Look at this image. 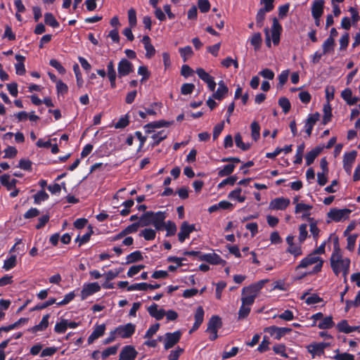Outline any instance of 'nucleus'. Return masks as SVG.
Segmentation results:
<instances>
[{
  "mask_svg": "<svg viewBox=\"0 0 360 360\" xmlns=\"http://www.w3.org/2000/svg\"><path fill=\"white\" fill-rule=\"evenodd\" d=\"M167 218L165 212L158 211L154 212L152 211H147L139 217L140 226H148L153 225L155 230H164V220Z\"/></svg>",
  "mask_w": 360,
  "mask_h": 360,
  "instance_id": "obj_1",
  "label": "nucleus"
},
{
  "mask_svg": "<svg viewBox=\"0 0 360 360\" xmlns=\"http://www.w3.org/2000/svg\"><path fill=\"white\" fill-rule=\"evenodd\" d=\"M331 269L335 276H339L342 272L345 282L347 281V276L349 271L351 261L349 258H342L341 254L333 252L330 258Z\"/></svg>",
  "mask_w": 360,
  "mask_h": 360,
  "instance_id": "obj_2",
  "label": "nucleus"
},
{
  "mask_svg": "<svg viewBox=\"0 0 360 360\" xmlns=\"http://www.w3.org/2000/svg\"><path fill=\"white\" fill-rule=\"evenodd\" d=\"M314 264L315 266H314L313 270L309 272L304 273L300 278L304 277L307 275L314 274L320 272L323 264V260L320 257L314 255L312 252L303 258L300 261V264L296 266V270L302 268H307V266Z\"/></svg>",
  "mask_w": 360,
  "mask_h": 360,
  "instance_id": "obj_3",
  "label": "nucleus"
},
{
  "mask_svg": "<svg viewBox=\"0 0 360 360\" xmlns=\"http://www.w3.org/2000/svg\"><path fill=\"white\" fill-rule=\"evenodd\" d=\"M222 321L219 316H212L207 323V328L206 329L207 333H210L209 337L210 340L214 341L218 338V329L221 328Z\"/></svg>",
  "mask_w": 360,
  "mask_h": 360,
  "instance_id": "obj_4",
  "label": "nucleus"
},
{
  "mask_svg": "<svg viewBox=\"0 0 360 360\" xmlns=\"http://www.w3.org/2000/svg\"><path fill=\"white\" fill-rule=\"evenodd\" d=\"M352 210L347 208L337 209L333 208L328 213V217L335 222H339L342 219H347L349 217Z\"/></svg>",
  "mask_w": 360,
  "mask_h": 360,
  "instance_id": "obj_5",
  "label": "nucleus"
},
{
  "mask_svg": "<svg viewBox=\"0 0 360 360\" xmlns=\"http://www.w3.org/2000/svg\"><path fill=\"white\" fill-rule=\"evenodd\" d=\"M292 329L286 327H278L276 326H271L264 328V332L269 333L271 336L274 337L277 340L281 339L282 337L290 333Z\"/></svg>",
  "mask_w": 360,
  "mask_h": 360,
  "instance_id": "obj_6",
  "label": "nucleus"
},
{
  "mask_svg": "<svg viewBox=\"0 0 360 360\" xmlns=\"http://www.w3.org/2000/svg\"><path fill=\"white\" fill-rule=\"evenodd\" d=\"M134 65L127 58H122L117 65L118 77L127 76L134 72Z\"/></svg>",
  "mask_w": 360,
  "mask_h": 360,
  "instance_id": "obj_7",
  "label": "nucleus"
},
{
  "mask_svg": "<svg viewBox=\"0 0 360 360\" xmlns=\"http://www.w3.org/2000/svg\"><path fill=\"white\" fill-rule=\"evenodd\" d=\"M329 346L327 342H314L307 347V351L311 354L312 359L316 356H321L324 354V350Z\"/></svg>",
  "mask_w": 360,
  "mask_h": 360,
  "instance_id": "obj_8",
  "label": "nucleus"
},
{
  "mask_svg": "<svg viewBox=\"0 0 360 360\" xmlns=\"http://www.w3.org/2000/svg\"><path fill=\"white\" fill-rule=\"evenodd\" d=\"M195 224H189L188 221H183L181 226L180 231L178 233V240L180 243H184L186 238H188L190 234L195 231Z\"/></svg>",
  "mask_w": 360,
  "mask_h": 360,
  "instance_id": "obj_9",
  "label": "nucleus"
},
{
  "mask_svg": "<svg viewBox=\"0 0 360 360\" xmlns=\"http://www.w3.org/2000/svg\"><path fill=\"white\" fill-rule=\"evenodd\" d=\"M116 333L122 338H129L135 333L136 326L131 323L119 326L115 329Z\"/></svg>",
  "mask_w": 360,
  "mask_h": 360,
  "instance_id": "obj_10",
  "label": "nucleus"
},
{
  "mask_svg": "<svg viewBox=\"0 0 360 360\" xmlns=\"http://www.w3.org/2000/svg\"><path fill=\"white\" fill-rule=\"evenodd\" d=\"M264 284V281H259L249 286L244 287L242 290V295L252 296L253 298H256L258 292L263 288Z\"/></svg>",
  "mask_w": 360,
  "mask_h": 360,
  "instance_id": "obj_11",
  "label": "nucleus"
},
{
  "mask_svg": "<svg viewBox=\"0 0 360 360\" xmlns=\"http://www.w3.org/2000/svg\"><path fill=\"white\" fill-rule=\"evenodd\" d=\"M165 336V349H169L179 342L181 337V332L176 330L174 333H167Z\"/></svg>",
  "mask_w": 360,
  "mask_h": 360,
  "instance_id": "obj_12",
  "label": "nucleus"
},
{
  "mask_svg": "<svg viewBox=\"0 0 360 360\" xmlns=\"http://www.w3.org/2000/svg\"><path fill=\"white\" fill-rule=\"evenodd\" d=\"M357 155L356 150H352L349 153H345L343 156V168L345 171L350 174L354 162H355Z\"/></svg>",
  "mask_w": 360,
  "mask_h": 360,
  "instance_id": "obj_13",
  "label": "nucleus"
},
{
  "mask_svg": "<svg viewBox=\"0 0 360 360\" xmlns=\"http://www.w3.org/2000/svg\"><path fill=\"white\" fill-rule=\"evenodd\" d=\"M290 201L288 198L283 197L276 198L271 200L269 209L274 210H285L290 205Z\"/></svg>",
  "mask_w": 360,
  "mask_h": 360,
  "instance_id": "obj_14",
  "label": "nucleus"
},
{
  "mask_svg": "<svg viewBox=\"0 0 360 360\" xmlns=\"http://www.w3.org/2000/svg\"><path fill=\"white\" fill-rule=\"evenodd\" d=\"M196 73L200 79L205 82L212 91H214L216 87V82H214V77L210 75L204 69L198 68Z\"/></svg>",
  "mask_w": 360,
  "mask_h": 360,
  "instance_id": "obj_15",
  "label": "nucleus"
},
{
  "mask_svg": "<svg viewBox=\"0 0 360 360\" xmlns=\"http://www.w3.org/2000/svg\"><path fill=\"white\" fill-rule=\"evenodd\" d=\"M100 290L101 286L96 282L84 285L81 291L82 300H86L89 296L98 292Z\"/></svg>",
  "mask_w": 360,
  "mask_h": 360,
  "instance_id": "obj_16",
  "label": "nucleus"
},
{
  "mask_svg": "<svg viewBox=\"0 0 360 360\" xmlns=\"http://www.w3.org/2000/svg\"><path fill=\"white\" fill-rule=\"evenodd\" d=\"M283 30L281 25L276 18H274L271 26V37L273 44L276 46L280 42V37Z\"/></svg>",
  "mask_w": 360,
  "mask_h": 360,
  "instance_id": "obj_17",
  "label": "nucleus"
},
{
  "mask_svg": "<svg viewBox=\"0 0 360 360\" xmlns=\"http://www.w3.org/2000/svg\"><path fill=\"white\" fill-rule=\"evenodd\" d=\"M138 354L133 346L127 345L120 353L119 360H134Z\"/></svg>",
  "mask_w": 360,
  "mask_h": 360,
  "instance_id": "obj_18",
  "label": "nucleus"
},
{
  "mask_svg": "<svg viewBox=\"0 0 360 360\" xmlns=\"http://www.w3.org/2000/svg\"><path fill=\"white\" fill-rule=\"evenodd\" d=\"M319 117L320 114L318 112L309 115L304 127L308 136H311L314 126L319 120Z\"/></svg>",
  "mask_w": 360,
  "mask_h": 360,
  "instance_id": "obj_19",
  "label": "nucleus"
},
{
  "mask_svg": "<svg viewBox=\"0 0 360 360\" xmlns=\"http://www.w3.org/2000/svg\"><path fill=\"white\" fill-rule=\"evenodd\" d=\"M174 124V121H165V120H158L146 124L144 126V129H146V133L150 134L153 131V129L161 128V127H168Z\"/></svg>",
  "mask_w": 360,
  "mask_h": 360,
  "instance_id": "obj_20",
  "label": "nucleus"
},
{
  "mask_svg": "<svg viewBox=\"0 0 360 360\" xmlns=\"http://www.w3.org/2000/svg\"><path fill=\"white\" fill-rule=\"evenodd\" d=\"M105 324H101V325H96L95 328L93 330V332L91 333V335L88 338V344H92L94 340L99 338L100 337L103 336L105 333Z\"/></svg>",
  "mask_w": 360,
  "mask_h": 360,
  "instance_id": "obj_21",
  "label": "nucleus"
},
{
  "mask_svg": "<svg viewBox=\"0 0 360 360\" xmlns=\"http://www.w3.org/2000/svg\"><path fill=\"white\" fill-rule=\"evenodd\" d=\"M148 314L150 316L155 318L156 320L160 321L165 316V311L163 309H158V305L155 303L152 304L148 308Z\"/></svg>",
  "mask_w": 360,
  "mask_h": 360,
  "instance_id": "obj_22",
  "label": "nucleus"
},
{
  "mask_svg": "<svg viewBox=\"0 0 360 360\" xmlns=\"http://www.w3.org/2000/svg\"><path fill=\"white\" fill-rule=\"evenodd\" d=\"M359 326H350L348 324V321L345 319L341 320L336 325V328L338 330V332L344 333L346 334L356 331L359 329Z\"/></svg>",
  "mask_w": 360,
  "mask_h": 360,
  "instance_id": "obj_23",
  "label": "nucleus"
},
{
  "mask_svg": "<svg viewBox=\"0 0 360 360\" xmlns=\"http://www.w3.org/2000/svg\"><path fill=\"white\" fill-rule=\"evenodd\" d=\"M50 318V314H47L43 316L41 321L37 325L30 328L28 329V331L36 333L39 331H43L49 326V319Z\"/></svg>",
  "mask_w": 360,
  "mask_h": 360,
  "instance_id": "obj_24",
  "label": "nucleus"
},
{
  "mask_svg": "<svg viewBox=\"0 0 360 360\" xmlns=\"http://www.w3.org/2000/svg\"><path fill=\"white\" fill-rule=\"evenodd\" d=\"M142 43L144 45V49L146 51V57L148 58H150L155 53V49L153 45L150 43V38L148 35H145L143 37L141 40Z\"/></svg>",
  "mask_w": 360,
  "mask_h": 360,
  "instance_id": "obj_25",
  "label": "nucleus"
},
{
  "mask_svg": "<svg viewBox=\"0 0 360 360\" xmlns=\"http://www.w3.org/2000/svg\"><path fill=\"white\" fill-rule=\"evenodd\" d=\"M218 85H219L218 89L213 94L212 96H213L214 98H215L217 100H219V101H221L228 94L229 89H228V87L226 86V85L225 84V83L224 82L223 80H221L218 83Z\"/></svg>",
  "mask_w": 360,
  "mask_h": 360,
  "instance_id": "obj_26",
  "label": "nucleus"
},
{
  "mask_svg": "<svg viewBox=\"0 0 360 360\" xmlns=\"http://www.w3.org/2000/svg\"><path fill=\"white\" fill-rule=\"evenodd\" d=\"M341 97L349 105H353L359 101L358 97L352 96V91L349 88H346L342 91Z\"/></svg>",
  "mask_w": 360,
  "mask_h": 360,
  "instance_id": "obj_27",
  "label": "nucleus"
},
{
  "mask_svg": "<svg viewBox=\"0 0 360 360\" xmlns=\"http://www.w3.org/2000/svg\"><path fill=\"white\" fill-rule=\"evenodd\" d=\"M324 0H314L311 5L312 16H321L323 13Z\"/></svg>",
  "mask_w": 360,
  "mask_h": 360,
  "instance_id": "obj_28",
  "label": "nucleus"
},
{
  "mask_svg": "<svg viewBox=\"0 0 360 360\" xmlns=\"http://www.w3.org/2000/svg\"><path fill=\"white\" fill-rule=\"evenodd\" d=\"M205 262L213 265H225L226 262L216 253H207V256L204 257Z\"/></svg>",
  "mask_w": 360,
  "mask_h": 360,
  "instance_id": "obj_29",
  "label": "nucleus"
},
{
  "mask_svg": "<svg viewBox=\"0 0 360 360\" xmlns=\"http://www.w3.org/2000/svg\"><path fill=\"white\" fill-rule=\"evenodd\" d=\"M1 184L6 188L8 191L13 190L15 188L18 180L12 179L10 181V175L4 174L0 176Z\"/></svg>",
  "mask_w": 360,
  "mask_h": 360,
  "instance_id": "obj_30",
  "label": "nucleus"
},
{
  "mask_svg": "<svg viewBox=\"0 0 360 360\" xmlns=\"http://www.w3.org/2000/svg\"><path fill=\"white\" fill-rule=\"evenodd\" d=\"M322 148L317 146L309 151L305 155L306 165L307 166L311 165L316 158L321 153Z\"/></svg>",
  "mask_w": 360,
  "mask_h": 360,
  "instance_id": "obj_31",
  "label": "nucleus"
},
{
  "mask_svg": "<svg viewBox=\"0 0 360 360\" xmlns=\"http://www.w3.org/2000/svg\"><path fill=\"white\" fill-rule=\"evenodd\" d=\"M15 58L18 62L15 64V72L18 75H23L26 72L24 65L25 57L20 54H16Z\"/></svg>",
  "mask_w": 360,
  "mask_h": 360,
  "instance_id": "obj_32",
  "label": "nucleus"
},
{
  "mask_svg": "<svg viewBox=\"0 0 360 360\" xmlns=\"http://www.w3.org/2000/svg\"><path fill=\"white\" fill-rule=\"evenodd\" d=\"M311 209V205L300 202L296 204L295 212L296 214L303 212L302 218L304 219L310 215L309 211Z\"/></svg>",
  "mask_w": 360,
  "mask_h": 360,
  "instance_id": "obj_33",
  "label": "nucleus"
},
{
  "mask_svg": "<svg viewBox=\"0 0 360 360\" xmlns=\"http://www.w3.org/2000/svg\"><path fill=\"white\" fill-rule=\"evenodd\" d=\"M335 45V39L332 38H327L322 44V54H328L333 51Z\"/></svg>",
  "mask_w": 360,
  "mask_h": 360,
  "instance_id": "obj_34",
  "label": "nucleus"
},
{
  "mask_svg": "<svg viewBox=\"0 0 360 360\" xmlns=\"http://www.w3.org/2000/svg\"><path fill=\"white\" fill-rule=\"evenodd\" d=\"M89 231L84 234L82 236L79 235L75 239V242H79V246H82V245L86 243L90 240L91 235L94 233L93 228L91 225L89 226Z\"/></svg>",
  "mask_w": 360,
  "mask_h": 360,
  "instance_id": "obj_35",
  "label": "nucleus"
},
{
  "mask_svg": "<svg viewBox=\"0 0 360 360\" xmlns=\"http://www.w3.org/2000/svg\"><path fill=\"white\" fill-rule=\"evenodd\" d=\"M164 229H166L167 231L166 237H170L175 235L176 232V226L172 221L169 220L165 222V220H164Z\"/></svg>",
  "mask_w": 360,
  "mask_h": 360,
  "instance_id": "obj_36",
  "label": "nucleus"
},
{
  "mask_svg": "<svg viewBox=\"0 0 360 360\" xmlns=\"http://www.w3.org/2000/svg\"><path fill=\"white\" fill-rule=\"evenodd\" d=\"M49 198V194L44 189H41L34 195V202L36 205H40L41 202L47 200Z\"/></svg>",
  "mask_w": 360,
  "mask_h": 360,
  "instance_id": "obj_37",
  "label": "nucleus"
},
{
  "mask_svg": "<svg viewBox=\"0 0 360 360\" xmlns=\"http://www.w3.org/2000/svg\"><path fill=\"white\" fill-rule=\"evenodd\" d=\"M44 22L53 28H57L60 26L59 22L51 13H46L44 14Z\"/></svg>",
  "mask_w": 360,
  "mask_h": 360,
  "instance_id": "obj_38",
  "label": "nucleus"
},
{
  "mask_svg": "<svg viewBox=\"0 0 360 360\" xmlns=\"http://www.w3.org/2000/svg\"><path fill=\"white\" fill-rule=\"evenodd\" d=\"M242 189L240 188H236L229 193L228 198L233 200H237L239 202H245L246 198L244 195H241Z\"/></svg>",
  "mask_w": 360,
  "mask_h": 360,
  "instance_id": "obj_39",
  "label": "nucleus"
},
{
  "mask_svg": "<svg viewBox=\"0 0 360 360\" xmlns=\"http://www.w3.org/2000/svg\"><path fill=\"white\" fill-rule=\"evenodd\" d=\"M335 323L331 316L323 318L321 322L318 324V328L320 329H330L333 328Z\"/></svg>",
  "mask_w": 360,
  "mask_h": 360,
  "instance_id": "obj_40",
  "label": "nucleus"
},
{
  "mask_svg": "<svg viewBox=\"0 0 360 360\" xmlns=\"http://www.w3.org/2000/svg\"><path fill=\"white\" fill-rule=\"evenodd\" d=\"M167 137V134L165 133L164 130L160 131L156 134H154L151 138L153 139V142L151 143L152 147L158 146L161 141L165 140Z\"/></svg>",
  "mask_w": 360,
  "mask_h": 360,
  "instance_id": "obj_41",
  "label": "nucleus"
},
{
  "mask_svg": "<svg viewBox=\"0 0 360 360\" xmlns=\"http://www.w3.org/2000/svg\"><path fill=\"white\" fill-rule=\"evenodd\" d=\"M143 257L142 256L141 252L139 250H136V251H134V252L130 253L129 255H128L127 256L126 264L137 262L143 260Z\"/></svg>",
  "mask_w": 360,
  "mask_h": 360,
  "instance_id": "obj_42",
  "label": "nucleus"
},
{
  "mask_svg": "<svg viewBox=\"0 0 360 360\" xmlns=\"http://www.w3.org/2000/svg\"><path fill=\"white\" fill-rule=\"evenodd\" d=\"M235 167L236 166L234 164H228L224 165L223 168L219 170L218 176L220 177L229 176L233 172Z\"/></svg>",
  "mask_w": 360,
  "mask_h": 360,
  "instance_id": "obj_43",
  "label": "nucleus"
},
{
  "mask_svg": "<svg viewBox=\"0 0 360 360\" xmlns=\"http://www.w3.org/2000/svg\"><path fill=\"white\" fill-rule=\"evenodd\" d=\"M56 302V299L51 297L49 298L47 301L43 302V303H39L37 305H35L33 308L30 309L31 311H39L42 310L53 304H55Z\"/></svg>",
  "mask_w": 360,
  "mask_h": 360,
  "instance_id": "obj_44",
  "label": "nucleus"
},
{
  "mask_svg": "<svg viewBox=\"0 0 360 360\" xmlns=\"http://www.w3.org/2000/svg\"><path fill=\"white\" fill-rule=\"evenodd\" d=\"M250 127L252 138L257 141L260 136V126L257 122L254 121L252 122Z\"/></svg>",
  "mask_w": 360,
  "mask_h": 360,
  "instance_id": "obj_45",
  "label": "nucleus"
},
{
  "mask_svg": "<svg viewBox=\"0 0 360 360\" xmlns=\"http://www.w3.org/2000/svg\"><path fill=\"white\" fill-rule=\"evenodd\" d=\"M235 143L238 148H240L243 151H246L250 149V144L245 143L243 141L242 136L240 133H238L235 136Z\"/></svg>",
  "mask_w": 360,
  "mask_h": 360,
  "instance_id": "obj_46",
  "label": "nucleus"
},
{
  "mask_svg": "<svg viewBox=\"0 0 360 360\" xmlns=\"http://www.w3.org/2000/svg\"><path fill=\"white\" fill-rule=\"evenodd\" d=\"M251 45H252L255 50H258L262 44V34L259 32L255 33L250 39Z\"/></svg>",
  "mask_w": 360,
  "mask_h": 360,
  "instance_id": "obj_47",
  "label": "nucleus"
},
{
  "mask_svg": "<svg viewBox=\"0 0 360 360\" xmlns=\"http://www.w3.org/2000/svg\"><path fill=\"white\" fill-rule=\"evenodd\" d=\"M304 147V143H302L297 146L295 160L293 161L295 164L300 165L302 163Z\"/></svg>",
  "mask_w": 360,
  "mask_h": 360,
  "instance_id": "obj_48",
  "label": "nucleus"
},
{
  "mask_svg": "<svg viewBox=\"0 0 360 360\" xmlns=\"http://www.w3.org/2000/svg\"><path fill=\"white\" fill-rule=\"evenodd\" d=\"M162 107V103L160 102H154L150 105V108H146V114L150 115H156L157 111L158 110L160 112V110Z\"/></svg>",
  "mask_w": 360,
  "mask_h": 360,
  "instance_id": "obj_49",
  "label": "nucleus"
},
{
  "mask_svg": "<svg viewBox=\"0 0 360 360\" xmlns=\"http://www.w3.org/2000/svg\"><path fill=\"white\" fill-rule=\"evenodd\" d=\"M323 112L324 115L323 116L322 122L323 124H326L328 123L332 117V109L330 104L324 105L323 106Z\"/></svg>",
  "mask_w": 360,
  "mask_h": 360,
  "instance_id": "obj_50",
  "label": "nucleus"
},
{
  "mask_svg": "<svg viewBox=\"0 0 360 360\" xmlns=\"http://www.w3.org/2000/svg\"><path fill=\"white\" fill-rule=\"evenodd\" d=\"M272 349L275 354L285 358L288 357V354L286 353V346L284 344H276Z\"/></svg>",
  "mask_w": 360,
  "mask_h": 360,
  "instance_id": "obj_51",
  "label": "nucleus"
},
{
  "mask_svg": "<svg viewBox=\"0 0 360 360\" xmlns=\"http://www.w3.org/2000/svg\"><path fill=\"white\" fill-rule=\"evenodd\" d=\"M68 328V320L63 319L60 322L56 323L54 331L58 334L65 333Z\"/></svg>",
  "mask_w": 360,
  "mask_h": 360,
  "instance_id": "obj_52",
  "label": "nucleus"
},
{
  "mask_svg": "<svg viewBox=\"0 0 360 360\" xmlns=\"http://www.w3.org/2000/svg\"><path fill=\"white\" fill-rule=\"evenodd\" d=\"M139 235L143 237L146 240H152L155 239L156 232L152 229H145L144 230L141 231Z\"/></svg>",
  "mask_w": 360,
  "mask_h": 360,
  "instance_id": "obj_53",
  "label": "nucleus"
},
{
  "mask_svg": "<svg viewBox=\"0 0 360 360\" xmlns=\"http://www.w3.org/2000/svg\"><path fill=\"white\" fill-rule=\"evenodd\" d=\"M238 177L236 175H232L222 180L217 186L218 189L224 188L226 185L233 186L236 182Z\"/></svg>",
  "mask_w": 360,
  "mask_h": 360,
  "instance_id": "obj_54",
  "label": "nucleus"
},
{
  "mask_svg": "<svg viewBox=\"0 0 360 360\" xmlns=\"http://www.w3.org/2000/svg\"><path fill=\"white\" fill-rule=\"evenodd\" d=\"M16 266V256L11 255L9 258L4 260L3 268L6 271L11 270Z\"/></svg>",
  "mask_w": 360,
  "mask_h": 360,
  "instance_id": "obj_55",
  "label": "nucleus"
},
{
  "mask_svg": "<svg viewBox=\"0 0 360 360\" xmlns=\"http://www.w3.org/2000/svg\"><path fill=\"white\" fill-rule=\"evenodd\" d=\"M286 252L292 255L295 258L302 255V250L300 245H292L287 248Z\"/></svg>",
  "mask_w": 360,
  "mask_h": 360,
  "instance_id": "obj_56",
  "label": "nucleus"
},
{
  "mask_svg": "<svg viewBox=\"0 0 360 360\" xmlns=\"http://www.w3.org/2000/svg\"><path fill=\"white\" fill-rule=\"evenodd\" d=\"M138 74L142 76V78L141 79V83H143L148 79L150 76V72H149L148 67L144 65L139 67Z\"/></svg>",
  "mask_w": 360,
  "mask_h": 360,
  "instance_id": "obj_57",
  "label": "nucleus"
},
{
  "mask_svg": "<svg viewBox=\"0 0 360 360\" xmlns=\"http://www.w3.org/2000/svg\"><path fill=\"white\" fill-rule=\"evenodd\" d=\"M278 105L283 109L284 113H288L291 108L290 102L285 97H281L278 99Z\"/></svg>",
  "mask_w": 360,
  "mask_h": 360,
  "instance_id": "obj_58",
  "label": "nucleus"
},
{
  "mask_svg": "<svg viewBox=\"0 0 360 360\" xmlns=\"http://www.w3.org/2000/svg\"><path fill=\"white\" fill-rule=\"evenodd\" d=\"M106 75L108 77V79H111L112 78L117 77L116 71L115 69V64L113 60H110L107 64V72Z\"/></svg>",
  "mask_w": 360,
  "mask_h": 360,
  "instance_id": "obj_59",
  "label": "nucleus"
},
{
  "mask_svg": "<svg viewBox=\"0 0 360 360\" xmlns=\"http://www.w3.org/2000/svg\"><path fill=\"white\" fill-rule=\"evenodd\" d=\"M73 71L75 72L76 80H77V84L79 87L82 86L84 81L82 79V73L79 70V65L77 63H75L72 67Z\"/></svg>",
  "mask_w": 360,
  "mask_h": 360,
  "instance_id": "obj_60",
  "label": "nucleus"
},
{
  "mask_svg": "<svg viewBox=\"0 0 360 360\" xmlns=\"http://www.w3.org/2000/svg\"><path fill=\"white\" fill-rule=\"evenodd\" d=\"M338 352L332 358L335 360H354V356L352 354L344 352L339 353V350L337 349Z\"/></svg>",
  "mask_w": 360,
  "mask_h": 360,
  "instance_id": "obj_61",
  "label": "nucleus"
},
{
  "mask_svg": "<svg viewBox=\"0 0 360 360\" xmlns=\"http://www.w3.org/2000/svg\"><path fill=\"white\" fill-rule=\"evenodd\" d=\"M49 65L54 68L58 72V73L61 75L65 74V68L56 59H51L49 61Z\"/></svg>",
  "mask_w": 360,
  "mask_h": 360,
  "instance_id": "obj_62",
  "label": "nucleus"
},
{
  "mask_svg": "<svg viewBox=\"0 0 360 360\" xmlns=\"http://www.w3.org/2000/svg\"><path fill=\"white\" fill-rule=\"evenodd\" d=\"M250 310H251L250 307L241 304V306L239 309V311H238V320L244 319L246 317H248L250 312Z\"/></svg>",
  "mask_w": 360,
  "mask_h": 360,
  "instance_id": "obj_63",
  "label": "nucleus"
},
{
  "mask_svg": "<svg viewBox=\"0 0 360 360\" xmlns=\"http://www.w3.org/2000/svg\"><path fill=\"white\" fill-rule=\"evenodd\" d=\"M340 50L345 51L347 49L349 42V34L345 32L340 39Z\"/></svg>",
  "mask_w": 360,
  "mask_h": 360,
  "instance_id": "obj_64",
  "label": "nucleus"
}]
</instances>
